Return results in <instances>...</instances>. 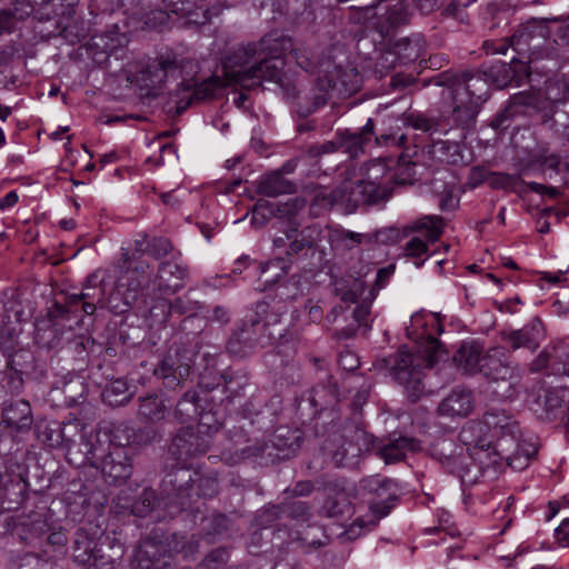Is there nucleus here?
Here are the masks:
<instances>
[{"label":"nucleus","instance_id":"obj_29","mask_svg":"<svg viewBox=\"0 0 569 569\" xmlns=\"http://www.w3.org/2000/svg\"><path fill=\"white\" fill-rule=\"evenodd\" d=\"M420 450V441L412 437L402 435H391L377 451V455L383 459L387 465L397 463L405 460L407 452Z\"/></svg>","mask_w":569,"mask_h":569},{"label":"nucleus","instance_id":"obj_3","mask_svg":"<svg viewBox=\"0 0 569 569\" xmlns=\"http://www.w3.org/2000/svg\"><path fill=\"white\" fill-rule=\"evenodd\" d=\"M198 70V64L191 59H181L177 56H161L146 66L140 72V81L150 90H160L169 78H181L178 83L184 92H188L187 101L182 106H177V113L183 112L193 101H203L214 97L216 91L222 83L218 77H212L201 82L192 79Z\"/></svg>","mask_w":569,"mask_h":569},{"label":"nucleus","instance_id":"obj_63","mask_svg":"<svg viewBox=\"0 0 569 569\" xmlns=\"http://www.w3.org/2000/svg\"><path fill=\"white\" fill-rule=\"evenodd\" d=\"M283 515L292 520L308 521L311 516V506L307 501L290 500L281 502Z\"/></svg>","mask_w":569,"mask_h":569},{"label":"nucleus","instance_id":"obj_60","mask_svg":"<svg viewBox=\"0 0 569 569\" xmlns=\"http://www.w3.org/2000/svg\"><path fill=\"white\" fill-rule=\"evenodd\" d=\"M289 262L283 258H274L267 262L260 263L259 268L266 283H274L281 277L288 273Z\"/></svg>","mask_w":569,"mask_h":569},{"label":"nucleus","instance_id":"obj_17","mask_svg":"<svg viewBox=\"0 0 569 569\" xmlns=\"http://www.w3.org/2000/svg\"><path fill=\"white\" fill-rule=\"evenodd\" d=\"M211 446L209 436L202 435L193 427H181L173 436L168 453L174 460L187 462L189 459L203 456Z\"/></svg>","mask_w":569,"mask_h":569},{"label":"nucleus","instance_id":"obj_49","mask_svg":"<svg viewBox=\"0 0 569 569\" xmlns=\"http://www.w3.org/2000/svg\"><path fill=\"white\" fill-rule=\"evenodd\" d=\"M102 280L98 279L97 274H91L87 279V286L82 289L80 295H72L69 301L64 305L66 308H71L74 311V316H78V306L82 300H91L101 302L103 298V289L99 288V283Z\"/></svg>","mask_w":569,"mask_h":569},{"label":"nucleus","instance_id":"obj_15","mask_svg":"<svg viewBox=\"0 0 569 569\" xmlns=\"http://www.w3.org/2000/svg\"><path fill=\"white\" fill-rule=\"evenodd\" d=\"M288 307L280 300H270L266 297L256 303L253 317L260 319L266 337L271 345L287 337L289 323L287 320Z\"/></svg>","mask_w":569,"mask_h":569},{"label":"nucleus","instance_id":"obj_45","mask_svg":"<svg viewBox=\"0 0 569 569\" xmlns=\"http://www.w3.org/2000/svg\"><path fill=\"white\" fill-rule=\"evenodd\" d=\"M182 396L178 400L174 409V417L180 421L184 422L198 417L201 406L199 403L200 398L197 390L192 389L190 385L182 390Z\"/></svg>","mask_w":569,"mask_h":569},{"label":"nucleus","instance_id":"obj_5","mask_svg":"<svg viewBox=\"0 0 569 569\" xmlns=\"http://www.w3.org/2000/svg\"><path fill=\"white\" fill-rule=\"evenodd\" d=\"M170 513L180 512L197 501L198 498H212L219 491L218 475L214 471H201L186 466H176L162 480Z\"/></svg>","mask_w":569,"mask_h":569},{"label":"nucleus","instance_id":"obj_16","mask_svg":"<svg viewBox=\"0 0 569 569\" xmlns=\"http://www.w3.org/2000/svg\"><path fill=\"white\" fill-rule=\"evenodd\" d=\"M104 445L106 441H102L99 433H90L89 436L82 433V426L80 425V435L66 443L63 449L70 465L77 468L84 466L98 468V461H101Z\"/></svg>","mask_w":569,"mask_h":569},{"label":"nucleus","instance_id":"obj_9","mask_svg":"<svg viewBox=\"0 0 569 569\" xmlns=\"http://www.w3.org/2000/svg\"><path fill=\"white\" fill-rule=\"evenodd\" d=\"M556 21L558 18H531L520 24L510 37V47L518 54L512 58V62L530 63L547 54L546 44L550 37L549 24Z\"/></svg>","mask_w":569,"mask_h":569},{"label":"nucleus","instance_id":"obj_4","mask_svg":"<svg viewBox=\"0 0 569 569\" xmlns=\"http://www.w3.org/2000/svg\"><path fill=\"white\" fill-rule=\"evenodd\" d=\"M569 101V77L561 76L547 82L546 94L519 92L513 94L505 108L490 121L495 130H506L518 116L539 117L542 126L556 129L555 114L558 103Z\"/></svg>","mask_w":569,"mask_h":569},{"label":"nucleus","instance_id":"obj_20","mask_svg":"<svg viewBox=\"0 0 569 569\" xmlns=\"http://www.w3.org/2000/svg\"><path fill=\"white\" fill-rule=\"evenodd\" d=\"M306 200L301 197H296L282 203H272L267 200H259L254 204L253 221L258 220V216L262 219L267 217L277 216L287 220V228L284 234L287 239H291L293 233L298 231L300 223L296 221V216L305 208Z\"/></svg>","mask_w":569,"mask_h":569},{"label":"nucleus","instance_id":"obj_2","mask_svg":"<svg viewBox=\"0 0 569 569\" xmlns=\"http://www.w3.org/2000/svg\"><path fill=\"white\" fill-rule=\"evenodd\" d=\"M446 355L442 343L429 337L416 352L401 348L396 353L379 360L377 366L380 369H388L392 378L403 386L407 399L416 403L430 393L425 383L423 369L432 368Z\"/></svg>","mask_w":569,"mask_h":569},{"label":"nucleus","instance_id":"obj_8","mask_svg":"<svg viewBox=\"0 0 569 569\" xmlns=\"http://www.w3.org/2000/svg\"><path fill=\"white\" fill-rule=\"evenodd\" d=\"M373 446V436L366 430L353 427L345 433L329 436L321 446V451L327 460L335 467H353L359 457L370 451Z\"/></svg>","mask_w":569,"mask_h":569},{"label":"nucleus","instance_id":"obj_36","mask_svg":"<svg viewBox=\"0 0 569 569\" xmlns=\"http://www.w3.org/2000/svg\"><path fill=\"white\" fill-rule=\"evenodd\" d=\"M28 496V482L21 475L8 477L1 481L0 499L1 506L8 511L18 510Z\"/></svg>","mask_w":569,"mask_h":569},{"label":"nucleus","instance_id":"obj_28","mask_svg":"<svg viewBox=\"0 0 569 569\" xmlns=\"http://www.w3.org/2000/svg\"><path fill=\"white\" fill-rule=\"evenodd\" d=\"M567 357V349L559 347V343L545 348L529 363L530 373H543L547 376H565V366L561 359Z\"/></svg>","mask_w":569,"mask_h":569},{"label":"nucleus","instance_id":"obj_13","mask_svg":"<svg viewBox=\"0 0 569 569\" xmlns=\"http://www.w3.org/2000/svg\"><path fill=\"white\" fill-rule=\"evenodd\" d=\"M79 317L74 316L71 308L56 301L48 309L46 317L36 322L34 340L41 348L53 349L59 347L66 330L71 331L73 325H78Z\"/></svg>","mask_w":569,"mask_h":569},{"label":"nucleus","instance_id":"obj_51","mask_svg":"<svg viewBox=\"0 0 569 569\" xmlns=\"http://www.w3.org/2000/svg\"><path fill=\"white\" fill-rule=\"evenodd\" d=\"M445 221L439 216H425L406 228L407 232L427 231L426 237L430 242L437 241L442 234Z\"/></svg>","mask_w":569,"mask_h":569},{"label":"nucleus","instance_id":"obj_64","mask_svg":"<svg viewBox=\"0 0 569 569\" xmlns=\"http://www.w3.org/2000/svg\"><path fill=\"white\" fill-rule=\"evenodd\" d=\"M229 551L227 548H217L209 552L196 569H223L229 561Z\"/></svg>","mask_w":569,"mask_h":569},{"label":"nucleus","instance_id":"obj_59","mask_svg":"<svg viewBox=\"0 0 569 569\" xmlns=\"http://www.w3.org/2000/svg\"><path fill=\"white\" fill-rule=\"evenodd\" d=\"M527 168H522L519 174H509L502 172H495L491 174L490 186L496 189H506L517 191L518 193L526 192V188L518 190L519 184H525L522 176L526 173Z\"/></svg>","mask_w":569,"mask_h":569},{"label":"nucleus","instance_id":"obj_30","mask_svg":"<svg viewBox=\"0 0 569 569\" xmlns=\"http://www.w3.org/2000/svg\"><path fill=\"white\" fill-rule=\"evenodd\" d=\"M352 513V505L345 489L337 483L328 487V495L318 510L320 517L329 519H343Z\"/></svg>","mask_w":569,"mask_h":569},{"label":"nucleus","instance_id":"obj_38","mask_svg":"<svg viewBox=\"0 0 569 569\" xmlns=\"http://www.w3.org/2000/svg\"><path fill=\"white\" fill-rule=\"evenodd\" d=\"M485 353L479 345L463 342L460 345L453 356L456 367L466 376H475L480 373V365L482 363Z\"/></svg>","mask_w":569,"mask_h":569},{"label":"nucleus","instance_id":"obj_58","mask_svg":"<svg viewBox=\"0 0 569 569\" xmlns=\"http://www.w3.org/2000/svg\"><path fill=\"white\" fill-rule=\"evenodd\" d=\"M396 487V481L386 477H381L380 475L368 476L359 481V488L361 491L376 495L378 497L386 492H390Z\"/></svg>","mask_w":569,"mask_h":569},{"label":"nucleus","instance_id":"obj_37","mask_svg":"<svg viewBox=\"0 0 569 569\" xmlns=\"http://www.w3.org/2000/svg\"><path fill=\"white\" fill-rule=\"evenodd\" d=\"M451 96L455 104L451 113L453 123L462 130H472L476 127L481 104L466 100L465 92H459L457 96L451 93Z\"/></svg>","mask_w":569,"mask_h":569},{"label":"nucleus","instance_id":"obj_27","mask_svg":"<svg viewBox=\"0 0 569 569\" xmlns=\"http://www.w3.org/2000/svg\"><path fill=\"white\" fill-rule=\"evenodd\" d=\"M475 409V397L470 389L457 387L442 399L438 406V415L450 418H466Z\"/></svg>","mask_w":569,"mask_h":569},{"label":"nucleus","instance_id":"obj_7","mask_svg":"<svg viewBox=\"0 0 569 569\" xmlns=\"http://www.w3.org/2000/svg\"><path fill=\"white\" fill-rule=\"evenodd\" d=\"M480 373L499 400L517 396L521 375L518 367L508 360L502 348H491L485 353Z\"/></svg>","mask_w":569,"mask_h":569},{"label":"nucleus","instance_id":"obj_18","mask_svg":"<svg viewBox=\"0 0 569 569\" xmlns=\"http://www.w3.org/2000/svg\"><path fill=\"white\" fill-rule=\"evenodd\" d=\"M302 443L301 431L279 428L273 435L272 445L254 443L240 450V459L259 457L268 449L277 450L276 457L279 459H289L295 456Z\"/></svg>","mask_w":569,"mask_h":569},{"label":"nucleus","instance_id":"obj_47","mask_svg":"<svg viewBox=\"0 0 569 569\" xmlns=\"http://www.w3.org/2000/svg\"><path fill=\"white\" fill-rule=\"evenodd\" d=\"M132 398L128 382L121 378L111 380L102 391V400L111 407L126 405Z\"/></svg>","mask_w":569,"mask_h":569},{"label":"nucleus","instance_id":"obj_23","mask_svg":"<svg viewBox=\"0 0 569 569\" xmlns=\"http://www.w3.org/2000/svg\"><path fill=\"white\" fill-rule=\"evenodd\" d=\"M37 438L50 448H64L66 443L80 435L78 421L39 422L36 425Z\"/></svg>","mask_w":569,"mask_h":569},{"label":"nucleus","instance_id":"obj_12","mask_svg":"<svg viewBox=\"0 0 569 569\" xmlns=\"http://www.w3.org/2000/svg\"><path fill=\"white\" fill-rule=\"evenodd\" d=\"M375 134V122L368 119L359 131L349 129L339 130L333 140L323 143L311 144L307 153L311 158H320L323 154L341 150L349 160H355L365 154V148Z\"/></svg>","mask_w":569,"mask_h":569},{"label":"nucleus","instance_id":"obj_41","mask_svg":"<svg viewBox=\"0 0 569 569\" xmlns=\"http://www.w3.org/2000/svg\"><path fill=\"white\" fill-rule=\"evenodd\" d=\"M465 449L462 445L457 443L453 439L442 437L432 442L430 453L446 470H457L455 459L456 457L459 458L460 451Z\"/></svg>","mask_w":569,"mask_h":569},{"label":"nucleus","instance_id":"obj_14","mask_svg":"<svg viewBox=\"0 0 569 569\" xmlns=\"http://www.w3.org/2000/svg\"><path fill=\"white\" fill-rule=\"evenodd\" d=\"M272 346L266 337L260 319L252 313L242 319L232 330L226 350L232 357L246 358L257 349Z\"/></svg>","mask_w":569,"mask_h":569},{"label":"nucleus","instance_id":"obj_25","mask_svg":"<svg viewBox=\"0 0 569 569\" xmlns=\"http://www.w3.org/2000/svg\"><path fill=\"white\" fill-rule=\"evenodd\" d=\"M102 441H106V447L112 449L113 447H121L130 450L132 445L148 443L158 438V432L152 427H146L138 431L124 423H120L113 428L110 436L103 435Z\"/></svg>","mask_w":569,"mask_h":569},{"label":"nucleus","instance_id":"obj_22","mask_svg":"<svg viewBox=\"0 0 569 569\" xmlns=\"http://www.w3.org/2000/svg\"><path fill=\"white\" fill-rule=\"evenodd\" d=\"M483 456H488L483 447L465 449L460 451L459 458L456 457L455 465L457 470H447L449 473L459 477L463 485H473L485 472Z\"/></svg>","mask_w":569,"mask_h":569},{"label":"nucleus","instance_id":"obj_1","mask_svg":"<svg viewBox=\"0 0 569 569\" xmlns=\"http://www.w3.org/2000/svg\"><path fill=\"white\" fill-rule=\"evenodd\" d=\"M291 48L292 39L279 31H271L257 42L240 46L223 61L226 84L251 90L269 81L279 86L284 98L299 100L298 86L284 73V56Z\"/></svg>","mask_w":569,"mask_h":569},{"label":"nucleus","instance_id":"obj_55","mask_svg":"<svg viewBox=\"0 0 569 569\" xmlns=\"http://www.w3.org/2000/svg\"><path fill=\"white\" fill-rule=\"evenodd\" d=\"M202 361L204 362L203 369L199 373V385L208 390H212L216 387L221 386L222 372L217 370V355L203 353Z\"/></svg>","mask_w":569,"mask_h":569},{"label":"nucleus","instance_id":"obj_24","mask_svg":"<svg viewBox=\"0 0 569 569\" xmlns=\"http://www.w3.org/2000/svg\"><path fill=\"white\" fill-rule=\"evenodd\" d=\"M542 337L543 326L538 317L533 318L521 329L501 331V339L508 345L511 351L525 348L533 352L539 348Z\"/></svg>","mask_w":569,"mask_h":569},{"label":"nucleus","instance_id":"obj_42","mask_svg":"<svg viewBox=\"0 0 569 569\" xmlns=\"http://www.w3.org/2000/svg\"><path fill=\"white\" fill-rule=\"evenodd\" d=\"M423 153L439 163L457 164L462 161L460 146L453 141H433L423 148Z\"/></svg>","mask_w":569,"mask_h":569},{"label":"nucleus","instance_id":"obj_40","mask_svg":"<svg viewBox=\"0 0 569 569\" xmlns=\"http://www.w3.org/2000/svg\"><path fill=\"white\" fill-rule=\"evenodd\" d=\"M257 192L266 197H278L296 192V184L286 179L281 171H272L261 177L257 186Z\"/></svg>","mask_w":569,"mask_h":569},{"label":"nucleus","instance_id":"obj_57","mask_svg":"<svg viewBox=\"0 0 569 569\" xmlns=\"http://www.w3.org/2000/svg\"><path fill=\"white\" fill-rule=\"evenodd\" d=\"M158 307L163 311L167 309L169 315L176 313L178 316L186 313L192 315L201 308L198 301L190 298L189 292L173 300H162L159 302Z\"/></svg>","mask_w":569,"mask_h":569},{"label":"nucleus","instance_id":"obj_11","mask_svg":"<svg viewBox=\"0 0 569 569\" xmlns=\"http://www.w3.org/2000/svg\"><path fill=\"white\" fill-rule=\"evenodd\" d=\"M153 376L166 391H181L191 385V358L182 346H172L153 368Z\"/></svg>","mask_w":569,"mask_h":569},{"label":"nucleus","instance_id":"obj_44","mask_svg":"<svg viewBox=\"0 0 569 569\" xmlns=\"http://www.w3.org/2000/svg\"><path fill=\"white\" fill-rule=\"evenodd\" d=\"M162 499L158 497L157 492L151 488H144L131 502L130 506H126L127 509L130 510V513L139 517L146 518L151 513L156 512L161 503Z\"/></svg>","mask_w":569,"mask_h":569},{"label":"nucleus","instance_id":"obj_48","mask_svg":"<svg viewBox=\"0 0 569 569\" xmlns=\"http://www.w3.org/2000/svg\"><path fill=\"white\" fill-rule=\"evenodd\" d=\"M335 88V83L327 77L319 78L317 81V92L312 93L311 103L302 104L298 103V113L302 117H308L315 112L319 107L327 103L329 98V91Z\"/></svg>","mask_w":569,"mask_h":569},{"label":"nucleus","instance_id":"obj_21","mask_svg":"<svg viewBox=\"0 0 569 569\" xmlns=\"http://www.w3.org/2000/svg\"><path fill=\"white\" fill-rule=\"evenodd\" d=\"M537 448L533 443L522 439L520 428L516 435L500 437L497 439L496 456L506 460L512 469H523L528 466L530 458L536 455Z\"/></svg>","mask_w":569,"mask_h":569},{"label":"nucleus","instance_id":"obj_46","mask_svg":"<svg viewBox=\"0 0 569 569\" xmlns=\"http://www.w3.org/2000/svg\"><path fill=\"white\" fill-rule=\"evenodd\" d=\"M14 569H56L54 558L47 549L41 552H24L13 561Z\"/></svg>","mask_w":569,"mask_h":569},{"label":"nucleus","instance_id":"obj_6","mask_svg":"<svg viewBox=\"0 0 569 569\" xmlns=\"http://www.w3.org/2000/svg\"><path fill=\"white\" fill-rule=\"evenodd\" d=\"M393 189L375 181H345L330 192L315 194L311 208L331 210L339 208L343 213H353L360 207L377 206L388 201Z\"/></svg>","mask_w":569,"mask_h":569},{"label":"nucleus","instance_id":"obj_39","mask_svg":"<svg viewBox=\"0 0 569 569\" xmlns=\"http://www.w3.org/2000/svg\"><path fill=\"white\" fill-rule=\"evenodd\" d=\"M482 422L496 431L497 439L518 432L519 425L505 409L489 408L482 416Z\"/></svg>","mask_w":569,"mask_h":569},{"label":"nucleus","instance_id":"obj_33","mask_svg":"<svg viewBox=\"0 0 569 569\" xmlns=\"http://www.w3.org/2000/svg\"><path fill=\"white\" fill-rule=\"evenodd\" d=\"M33 423L31 406L26 400H17L2 410L0 425L16 432L28 431Z\"/></svg>","mask_w":569,"mask_h":569},{"label":"nucleus","instance_id":"obj_53","mask_svg":"<svg viewBox=\"0 0 569 569\" xmlns=\"http://www.w3.org/2000/svg\"><path fill=\"white\" fill-rule=\"evenodd\" d=\"M223 391L229 393V397L238 396L240 391L248 385V373L242 369L228 368L222 371L219 378Z\"/></svg>","mask_w":569,"mask_h":569},{"label":"nucleus","instance_id":"obj_35","mask_svg":"<svg viewBox=\"0 0 569 569\" xmlns=\"http://www.w3.org/2000/svg\"><path fill=\"white\" fill-rule=\"evenodd\" d=\"M34 12L30 0H12L0 9V32L12 33Z\"/></svg>","mask_w":569,"mask_h":569},{"label":"nucleus","instance_id":"obj_26","mask_svg":"<svg viewBox=\"0 0 569 569\" xmlns=\"http://www.w3.org/2000/svg\"><path fill=\"white\" fill-rule=\"evenodd\" d=\"M70 557L79 566L96 565L102 559L97 539L83 528H79L73 535Z\"/></svg>","mask_w":569,"mask_h":569},{"label":"nucleus","instance_id":"obj_54","mask_svg":"<svg viewBox=\"0 0 569 569\" xmlns=\"http://www.w3.org/2000/svg\"><path fill=\"white\" fill-rule=\"evenodd\" d=\"M91 40L93 47L100 49L107 54L117 52L128 42L127 37L124 34H120L118 31H109L94 34L92 36Z\"/></svg>","mask_w":569,"mask_h":569},{"label":"nucleus","instance_id":"obj_61","mask_svg":"<svg viewBox=\"0 0 569 569\" xmlns=\"http://www.w3.org/2000/svg\"><path fill=\"white\" fill-rule=\"evenodd\" d=\"M199 425L197 430L202 435L209 436L220 430L223 425L224 415L222 411L200 409L199 411Z\"/></svg>","mask_w":569,"mask_h":569},{"label":"nucleus","instance_id":"obj_34","mask_svg":"<svg viewBox=\"0 0 569 569\" xmlns=\"http://www.w3.org/2000/svg\"><path fill=\"white\" fill-rule=\"evenodd\" d=\"M134 561L137 569H171L164 557L163 547L150 538L141 541Z\"/></svg>","mask_w":569,"mask_h":569},{"label":"nucleus","instance_id":"obj_56","mask_svg":"<svg viewBox=\"0 0 569 569\" xmlns=\"http://www.w3.org/2000/svg\"><path fill=\"white\" fill-rule=\"evenodd\" d=\"M507 62H498L486 70L490 84L496 88L502 89L507 87L516 78L518 70Z\"/></svg>","mask_w":569,"mask_h":569},{"label":"nucleus","instance_id":"obj_32","mask_svg":"<svg viewBox=\"0 0 569 569\" xmlns=\"http://www.w3.org/2000/svg\"><path fill=\"white\" fill-rule=\"evenodd\" d=\"M188 269L173 261H163L159 264L156 284L162 293L172 295L184 286Z\"/></svg>","mask_w":569,"mask_h":569},{"label":"nucleus","instance_id":"obj_43","mask_svg":"<svg viewBox=\"0 0 569 569\" xmlns=\"http://www.w3.org/2000/svg\"><path fill=\"white\" fill-rule=\"evenodd\" d=\"M134 16L146 19L149 27H158L168 22L169 16L160 10V0H130Z\"/></svg>","mask_w":569,"mask_h":569},{"label":"nucleus","instance_id":"obj_62","mask_svg":"<svg viewBox=\"0 0 569 569\" xmlns=\"http://www.w3.org/2000/svg\"><path fill=\"white\" fill-rule=\"evenodd\" d=\"M7 357V370L24 372L33 362V355L29 350L19 348L13 352L4 355Z\"/></svg>","mask_w":569,"mask_h":569},{"label":"nucleus","instance_id":"obj_50","mask_svg":"<svg viewBox=\"0 0 569 569\" xmlns=\"http://www.w3.org/2000/svg\"><path fill=\"white\" fill-rule=\"evenodd\" d=\"M332 379L333 378L329 376L327 383L318 385L312 389L310 402L313 407H319L322 410L338 401L339 390Z\"/></svg>","mask_w":569,"mask_h":569},{"label":"nucleus","instance_id":"obj_10","mask_svg":"<svg viewBox=\"0 0 569 569\" xmlns=\"http://www.w3.org/2000/svg\"><path fill=\"white\" fill-rule=\"evenodd\" d=\"M438 87H446L451 93L459 94L465 92V99L483 104L490 96V82L486 71H452L440 72L428 81Z\"/></svg>","mask_w":569,"mask_h":569},{"label":"nucleus","instance_id":"obj_19","mask_svg":"<svg viewBox=\"0 0 569 569\" xmlns=\"http://www.w3.org/2000/svg\"><path fill=\"white\" fill-rule=\"evenodd\" d=\"M98 462L97 469L101 470L104 480L110 485H123L132 475V459L128 449L121 447L109 449L104 446L101 461Z\"/></svg>","mask_w":569,"mask_h":569},{"label":"nucleus","instance_id":"obj_31","mask_svg":"<svg viewBox=\"0 0 569 569\" xmlns=\"http://www.w3.org/2000/svg\"><path fill=\"white\" fill-rule=\"evenodd\" d=\"M322 229L319 224H311L303 228L301 231L293 233L290 239V244L287 250V257L290 261L293 258H305L309 251H315L321 240Z\"/></svg>","mask_w":569,"mask_h":569},{"label":"nucleus","instance_id":"obj_52","mask_svg":"<svg viewBox=\"0 0 569 569\" xmlns=\"http://www.w3.org/2000/svg\"><path fill=\"white\" fill-rule=\"evenodd\" d=\"M139 410L138 413L143 419L158 422L164 419L167 413V406L161 399L154 393L139 398Z\"/></svg>","mask_w":569,"mask_h":569}]
</instances>
